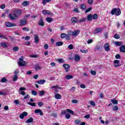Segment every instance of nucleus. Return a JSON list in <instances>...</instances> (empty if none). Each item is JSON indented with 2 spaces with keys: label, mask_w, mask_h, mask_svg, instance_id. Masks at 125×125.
Wrapping results in <instances>:
<instances>
[{
  "label": "nucleus",
  "mask_w": 125,
  "mask_h": 125,
  "mask_svg": "<svg viewBox=\"0 0 125 125\" xmlns=\"http://www.w3.org/2000/svg\"><path fill=\"white\" fill-rule=\"evenodd\" d=\"M122 13V11H121V9L120 8H113L111 10V15H116V16H119L121 15V14Z\"/></svg>",
  "instance_id": "nucleus-1"
},
{
  "label": "nucleus",
  "mask_w": 125,
  "mask_h": 125,
  "mask_svg": "<svg viewBox=\"0 0 125 125\" xmlns=\"http://www.w3.org/2000/svg\"><path fill=\"white\" fill-rule=\"evenodd\" d=\"M14 12H15V14L17 19L19 18V17H20L21 15H22V10L20 9H17V8L14 9Z\"/></svg>",
  "instance_id": "nucleus-2"
},
{
  "label": "nucleus",
  "mask_w": 125,
  "mask_h": 125,
  "mask_svg": "<svg viewBox=\"0 0 125 125\" xmlns=\"http://www.w3.org/2000/svg\"><path fill=\"white\" fill-rule=\"evenodd\" d=\"M8 17L11 20H16V19H17V17H16V15L15 13L9 14Z\"/></svg>",
  "instance_id": "nucleus-3"
},
{
  "label": "nucleus",
  "mask_w": 125,
  "mask_h": 125,
  "mask_svg": "<svg viewBox=\"0 0 125 125\" xmlns=\"http://www.w3.org/2000/svg\"><path fill=\"white\" fill-rule=\"evenodd\" d=\"M5 25L6 27H15L16 26V24L14 23L10 22L9 21L6 22L5 23Z\"/></svg>",
  "instance_id": "nucleus-4"
},
{
  "label": "nucleus",
  "mask_w": 125,
  "mask_h": 125,
  "mask_svg": "<svg viewBox=\"0 0 125 125\" xmlns=\"http://www.w3.org/2000/svg\"><path fill=\"white\" fill-rule=\"evenodd\" d=\"M70 21H71V23L73 24H77V22H79V20H78V18L76 17H73Z\"/></svg>",
  "instance_id": "nucleus-5"
},
{
  "label": "nucleus",
  "mask_w": 125,
  "mask_h": 125,
  "mask_svg": "<svg viewBox=\"0 0 125 125\" xmlns=\"http://www.w3.org/2000/svg\"><path fill=\"white\" fill-rule=\"evenodd\" d=\"M34 113L35 114H39V113L40 116H43V112H42V110L40 109H35L34 110Z\"/></svg>",
  "instance_id": "nucleus-6"
},
{
  "label": "nucleus",
  "mask_w": 125,
  "mask_h": 125,
  "mask_svg": "<svg viewBox=\"0 0 125 125\" xmlns=\"http://www.w3.org/2000/svg\"><path fill=\"white\" fill-rule=\"evenodd\" d=\"M62 67L64 68L65 72H68L69 70L70 69V65L68 64L64 63L63 64Z\"/></svg>",
  "instance_id": "nucleus-7"
},
{
  "label": "nucleus",
  "mask_w": 125,
  "mask_h": 125,
  "mask_svg": "<svg viewBox=\"0 0 125 125\" xmlns=\"http://www.w3.org/2000/svg\"><path fill=\"white\" fill-rule=\"evenodd\" d=\"M28 116V113L26 112H23L20 115V118L21 120L24 119V117H27Z\"/></svg>",
  "instance_id": "nucleus-8"
},
{
  "label": "nucleus",
  "mask_w": 125,
  "mask_h": 125,
  "mask_svg": "<svg viewBox=\"0 0 125 125\" xmlns=\"http://www.w3.org/2000/svg\"><path fill=\"white\" fill-rule=\"evenodd\" d=\"M42 13L45 15H52V13H50V11H47L46 10H43Z\"/></svg>",
  "instance_id": "nucleus-9"
},
{
  "label": "nucleus",
  "mask_w": 125,
  "mask_h": 125,
  "mask_svg": "<svg viewBox=\"0 0 125 125\" xmlns=\"http://www.w3.org/2000/svg\"><path fill=\"white\" fill-rule=\"evenodd\" d=\"M38 25L42 26H44V22L43 21V19H42V18H41L40 20H39Z\"/></svg>",
  "instance_id": "nucleus-10"
},
{
  "label": "nucleus",
  "mask_w": 125,
  "mask_h": 125,
  "mask_svg": "<svg viewBox=\"0 0 125 125\" xmlns=\"http://www.w3.org/2000/svg\"><path fill=\"white\" fill-rule=\"evenodd\" d=\"M79 34L80 30H76L73 32L72 36H73V37H77V36H78V35H79Z\"/></svg>",
  "instance_id": "nucleus-11"
},
{
  "label": "nucleus",
  "mask_w": 125,
  "mask_h": 125,
  "mask_svg": "<svg viewBox=\"0 0 125 125\" xmlns=\"http://www.w3.org/2000/svg\"><path fill=\"white\" fill-rule=\"evenodd\" d=\"M18 64L21 67L26 66V62L23 61L22 62H18Z\"/></svg>",
  "instance_id": "nucleus-12"
},
{
  "label": "nucleus",
  "mask_w": 125,
  "mask_h": 125,
  "mask_svg": "<svg viewBox=\"0 0 125 125\" xmlns=\"http://www.w3.org/2000/svg\"><path fill=\"white\" fill-rule=\"evenodd\" d=\"M104 47L105 51H109V50H110V47H109V43H106L104 46Z\"/></svg>",
  "instance_id": "nucleus-13"
},
{
  "label": "nucleus",
  "mask_w": 125,
  "mask_h": 125,
  "mask_svg": "<svg viewBox=\"0 0 125 125\" xmlns=\"http://www.w3.org/2000/svg\"><path fill=\"white\" fill-rule=\"evenodd\" d=\"M20 23L21 25H26V24H27V21H24V20H20Z\"/></svg>",
  "instance_id": "nucleus-14"
},
{
  "label": "nucleus",
  "mask_w": 125,
  "mask_h": 125,
  "mask_svg": "<svg viewBox=\"0 0 125 125\" xmlns=\"http://www.w3.org/2000/svg\"><path fill=\"white\" fill-rule=\"evenodd\" d=\"M34 40L35 43H39V36H38V35H35Z\"/></svg>",
  "instance_id": "nucleus-15"
},
{
  "label": "nucleus",
  "mask_w": 125,
  "mask_h": 125,
  "mask_svg": "<svg viewBox=\"0 0 125 125\" xmlns=\"http://www.w3.org/2000/svg\"><path fill=\"white\" fill-rule=\"evenodd\" d=\"M111 102L114 105H116L118 104V100H117L116 99L113 98L111 100Z\"/></svg>",
  "instance_id": "nucleus-16"
},
{
  "label": "nucleus",
  "mask_w": 125,
  "mask_h": 125,
  "mask_svg": "<svg viewBox=\"0 0 125 125\" xmlns=\"http://www.w3.org/2000/svg\"><path fill=\"white\" fill-rule=\"evenodd\" d=\"M36 83L39 84H43L45 83V80H41L40 81H36Z\"/></svg>",
  "instance_id": "nucleus-17"
},
{
  "label": "nucleus",
  "mask_w": 125,
  "mask_h": 125,
  "mask_svg": "<svg viewBox=\"0 0 125 125\" xmlns=\"http://www.w3.org/2000/svg\"><path fill=\"white\" fill-rule=\"evenodd\" d=\"M34 122V119H33V118L30 117L29 119H27L25 123H26V124H29V123H33Z\"/></svg>",
  "instance_id": "nucleus-18"
},
{
  "label": "nucleus",
  "mask_w": 125,
  "mask_h": 125,
  "mask_svg": "<svg viewBox=\"0 0 125 125\" xmlns=\"http://www.w3.org/2000/svg\"><path fill=\"white\" fill-rule=\"evenodd\" d=\"M120 50L121 52H125V45H123L120 46Z\"/></svg>",
  "instance_id": "nucleus-19"
},
{
  "label": "nucleus",
  "mask_w": 125,
  "mask_h": 125,
  "mask_svg": "<svg viewBox=\"0 0 125 125\" xmlns=\"http://www.w3.org/2000/svg\"><path fill=\"white\" fill-rule=\"evenodd\" d=\"M51 0H42V3L43 5H45L47 2H50Z\"/></svg>",
  "instance_id": "nucleus-20"
},
{
  "label": "nucleus",
  "mask_w": 125,
  "mask_h": 125,
  "mask_svg": "<svg viewBox=\"0 0 125 125\" xmlns=\"http://www.w3.org/2000/svg\"><path fill=\"white\" fill-rule=\"evenodd\" d=\"M29 3H30V2L28 1H24L22 3V5H23V6H27V5H29Z\"/></svg>",
  "instance_id": "nucleus-21"
},
{
  "label": "nucleus",
  "mask_w": 125,
  "mask_h": 125,
  "mask_svg": "<svg viewBox=\"0 0 125 125\" xmlns=\"http://www.w3.org/2000/svg\"><path fill=\"white\" fill-rule=\"evenodd\" d=\"M102 31V28H96V29H95L94 33L95 34H97L98 33H100V32H101Z\"/></svg>",
  "instance_id": "nucleus-22"
},
{
  "label": "nucleus",
  "mask_w": 125,
  "mask_h": 125,
  "mask_svg": "<svg viewBox=\"0 0 125 125\" xmlns=\"http://www.w3.org/2000/svg\"><path fill=\"white\" fill-rule=\"evenodd\" d=\"M115 43L117 46H122V45H123V42L117 41Z\"/></svg>",
  "instance_id": "nucleus-23"
},
{
  "label": "nucleus",
  "mask_w": 125,
  "mask_h": 125,
  "mask_svg": "<svg viewBox=\"0 0 125 125\" xmlns=\"http://www.w3.org/2000/svg\"><path fill=\"white\" fill-rule=\"evenodd\" d=\"M74 59L76 61H79L81 59L80 56L78 54H77L74 57Z\"/></svg>",
  "instance_id": "nucleus-24"
},
{
  "label": "nucleus",
  "mask_w": 125,
  "mask_h": 125,
  "mask_svg": "<svg viewBox=\"0 0 125 125\" xmlns=\"http://www.w3.org/2000/svg\"><path fill=\"white\" fill-rule=\"evenodd\" d=\"M55 97L56 99H61L62 98V96H61V95L59 94H57L55 95Z\"/></svg>",
  "instance_id": "nucleus-25"
},
{
  "label": "nucleus",
  "mask_w": 125,
  "mask_h": 125,
  "mask_svg": "<svg viewBox=\"0 0 125 125\" xmlns=\"http://www.w3.org/2000/svg\"><path fill=\"white\" fill-rule=\"evenodd\" d=\"M80 7L81 9H83V10H85L86 8V6L84 3H83L81 5Z\"/></svg>",
  "instance_id": "nucleus-26"
},
{
  "label": "nucleus",
  "mask_w": 125,
  "mask_h": 125,
  "mask_svg": "<svg viewBox=\"0 0 125 125\" xmlns=\"http://www.w3.org/2000/svg\"><path fill=\"white\" fill-rule=\"evenodd\" d=\"M87 20H88V21H91L92 20V15H88L87 17Z\"/></svg>",
  "instance_id": "nucleus-27"
},
{
  "label": "nucleus",
  "mask_w": 125,
  "mask_h": 125,
  "mask_svg": "<svg viewBox=\"0 0 125 125\" xmlns=\"http://www.w3.org/2000/svg\"><path fill=\"white\" fill-rule=\"evenodd\" d=\"M73 76L69 74L65 76V79H66V80H71V79H73Z\"/></svg>",
  "instance_id": "nucleus-28"
},
{
  "label": "nucleus",
  "mask_w": 125,
  "mask_h": 125,
  "mask_svg": "<svg viewBox=\"0 0 125 125\" xmlns=\"http://www.w3.org/2000/svg\"><path fill=\"white\" fill-rule=\"evenodd\" d=\"M56 46H61V45H63V42H57L56 43Z\"/></svg>",
  "instance_id": "nucleus-29"
},
{
  "label": "nucleus",
  "mask_w": 125,
  "mask_h": 125,
  "mask_svg": "<svg viewBox=\"0 0 125 125\" xmlns=\"http://www.w3.org/2000/svg\"><path fill=\"white\" fill-rule=\"evenodd\" d=\"M0 45L2 47H4V48H6V47H7V45L6 44V43L5 42L0 43Z\"/></svg>",
  "instance_id": "nucleus-30"
},
{
  "label": "nucleus",
  "mask_w": 125,
  "mask_h": 125,
  "mask_svg": "<svg viewBox=\"0 0 125 125\" xmlns=\"http://www.w3.org/2000/svg\"><path fill=\"white\" fill-rule=\"evenodd\" d=\"M66 111L68 113H70V114H71V115H75V113L74 111L70 109H67Z\"/></svg>",
  "instance_id": "nucleus-31"
},
{
  "label": "nucleus",
  "mask_w": 125,
  "mask_h": 125,
  "mask_svg": "<svg viewBox=\"0 0 125 125\" xmlns=\"http://www.w3.org/2000/svg\"><path fill=\"white\" fill-rule=\"evenodd\" d=\"M46 20L47 21V22H48V23H51V21H52V18H50V17H47L46 18Z\"/></svg>",
  "instance_id": "nucleus-32"
},
{
  "label": "nucleus",
  "mask_w": 125,
  "mask_h": 125,
  "mask_svg": "<svg viewBox=\"0 0 125 125\" xmlns=\"http://www.w3.org/2000/svg\"><path fill=\"white\" fill-rule=\"evenodd\" d=\"M35 68L36 71H38V70H42V67L40 66V65H39V64L36 65Z\"/></svg>",
  "instance_id": "nucleus-33"
},
{
  "label": "nucleus",
  "mask_w": 125,
  "mask_h": 125,
  "mask_svg": "<svg viewBox=\"0 0 125 125\" xmlns=\"http://www.w3.org/2000/svg\"><path fill=\"white\" fill-rule=\"evenodd\" d=\"M112 108L113 111H118L119 110V107H118V105L113 106Z\"/></svg>",
  "instance_id": "nucleus-34"
},
{
  "label": "nucleus",
  "mask_w": 125,
  "mask_h": 125,
  "mask_svg": "<svg viewBox=\"0 0 125 125\" xmlns=\"http://www.w3.org/2000/svg\"><path fill=\"white\" fill-rule=\"evenodd\" d=\"M86 21V18H82L79 20V23H82L83 22H85Z\"/></svg>",
  "instance_id": "nucleus-35"
},
{
  "label": "nucleus",
  "mask_w": 125,
  "mask_h": 125,
  "mask_svg": "<svg viewBox=\"0 0 125 125\" xmlns=\"http://www.w3.org/2000/svg\"><path fill=\"white\" fill-rule=\"evenodd\" d=\"M39 93L40 96H42V95H44L45 92H44V91H40Z\"/></svg>",
  "instance_id": "nucleus-36"
},
{
  "label": "nucleus",
  "mask_w": 125,
  "mask_h": 125,
  "mask_svg": "<svg viewBox=\"0 0 125 125\" xmlns=\"http://www.w3.org/2000/svg\"><path fill=\"white\" fill-rule=\"evenodd\" d=\"M27 104L28 105H30V106H32V107H35L36 106V103H32L28 102Z\"/></svg>",
  "instance_id": "nucleus-37"
},
{
  "label": "nucleus",
  "mask_w": 125,
  "mask_h": 125,
  "mask_svg": "<svg viewBox=\"0 0 125 125\" xmlns=\"http://www.w3.org/2000/svg\"><path fill=\"white\" fill-rule=\"evenodd\" d=\"M13 51H14V52H16V51H18V50H19V47L18 46H15L13 48Z\"/></svg>",
  "instance_id": "nucleus-38"
},
{
  "label": "nucleus",
  "mask_w": 125,
  "mask_h": 125,
  "mask_svg": "<svg viewBox=\"0 0 125 125\" xmlns=\"http://www.w3.org/2000/svg\"><path fill=\"white\" fill-rule=\"evenodd\" d=\"M89 103H90V105H91V106H92V107H95V102H94L92 101H90L89 102Z\"/></svg>",
  "instance_id": "nucleus-39"
},
{
  "label": "nucleus",
  "mask_w": 125,
  "mask_h": 125,
  "mask_svg": "<svg viewBox=\"0 0 125 125\" xmlns=\"http://www.w3.org/2000/svg\"><path fill=\"white\" fill-rule=\"evenodd\" d=\"M66 36H67V35L66 34H65V33H62L61 34V38L62 39H64V38H66Z\"/></svg>",
  "instance_id": "nucleus-40"
},
{
  "label": "nucleus",
  "mask_w": 125,
  "mask_h": 125,
  "mask_svg": "<svg viewBox=\"0 0 125 125\" xmlns=\"http://www.w3.org/2000/svg\"><path fill=\"white\" fill-rule=\"evenodd\" d=\"M92 18L94 20L95 19H97V18H98V15H97V14H94L93 16H92Z\"/></svg>",
  "instance_id": "nucleus-41"
},
{
  "label": "nucleus",
  "mask_w": 125,
  "mask_h": 125,
  "mask_svg": "<svg viewBox=\"0 0 125 125\" xmlns=\"http://www.w3.org/2000/svg\"><path fill=\"white\" fill-rule=\"evenodd\" d=\"M67 48H68V49H70V50H72V49H74V45H73V44H70L68 45Z\"/></svg>",
  "instance_id": "nucleus-42"
},
{
  "label": "nucleus",
  "mask_w": 125,
  "mask_h": 125,
  "mask_svg": "<svg viewBox=\"0 0 125 125\" xmlns=\"http://www.w3.org/2000/svg\"><path fill=\"white\" fill-rule=\"evenodd\" d=\"M120 38H121V36H120V35L118 34H116L114 35V39H116V40H118V39H120Z\"/></svg>",
  "instance_id": "nucleus-43"
},
{
  "label": "nucleus",
  "mask_w": 125,
  "mask_h": 125,
  "mask_svg": "<svg viewBox=\"0 0 125 125\" xmlns=\"http://www.w3.org/2000/svg\"><path fill=\"white\" fill-rule=\"evenodd\" d=\"M23 31H25L26 32H29L30 31V29L27 28V27H24L22 28Z\"/></svg>",
  "instance_id": "nucleus-44"
},
{
  "label": "nucleus",
  "mask_w": 125,
  "mask_h": 125,
  "mask_svg": "<svg viewBox=\"0 0 125 125\" xmlns=\"http://www.w3.org/2000/svg\"><path fill=\"white\" fill-rule=\"evenodd\" d=\"M6 82H7V79H6L5 77H4L1 79V83H6Z\"/></svg>",
  "instance_id": "nucleus-45"
},
{
  "label": "nucleus",
  "mask_w": 125,
  "mask_h": 125,
  "mask_svg": "<svg viewBox=\"0 0 125 125\" xmlns=\"http://www.w3.org/2000/svg\"><path fill=\"white\" fill-rule=\"evenodd\" d=\"M18 79V76L17 75H14L13 77L14 82H16L17 80Z\"/></svg>",
  "instance_id": "nucleus-46"
},
{
  "label": "nucleus",
  "mask_w": 125,
  "mask_h": 125,
  "mask_svg": "<svg viewBox=\"0 0 125 125\" xmlns=\"http://www.w3.org/2000/svg\"><path fill=\"white\" fill-rule=\"evenodd\" d=\"M32 95H34L35 96H36V95H38V92H37V91H36L35 90H32Z\"/></svg>",
  "instance_id": "nucleus-47"
},
{
  "label": "nucleus",
  "mask_w": 125,
  "mask_h": 125,
  "mask_svg": "<svg viewBox=\"0 0 125 125\" xmlns=\"http://www.w3.org/2000/svg\"><path fill=\"white\" fill-rule=\"evenodd\" d=\"M90 72L91 74V75H93V76H95V75H96V71H95L91 70H90Z\"/></svg>",
  "instance_id": "nucleus-48"
},
{
  "label": "nucleus",
  "mask_w": 125,
  "mask_h": 125,
  "mask_svg": "<svg viewBox=\"0 0 125 125\" xmlns=\"http://www.w3.org/2000/svg\"><path fill=\"white\" fill-rule=\"evenodd\" d=\"M65 118L67 119V120H69V119L71 118V115L69 113H67L66 115H65Z\"/></svg>",
  "instance_id": "nucleus-49"
},
{
  "label": "nucleus",
  "mask_w": 125,
  "mask_h": 125,
  "mask_svg": "<svg viewBox=\"0 0 125 125\" xmlns=\"http://www.w3.org/2000/svg\"><path fill=\"white\" fill-rule=\"evenodd\" d=\"M70 37H71V34H68L65 37L66 40H67V41L70 40Z\"/></svg>",
  "instance_id": "nucleus-50"
},
{
  "label": "nucleus",
  "mask_w": 125,
  "mask_h": 125,
  "mask_svg": "<svg viewBox=\"0 0 125 125\" xmlns=\"http://www.w3.org/2000/svg\"><path fill=\"white\" fill-rule=\"evenodd\" d=\"M14 103L16 104V105H20V103L19 102V101L18 100H15Z\"/></svg>",
  "instance_id": "nucleus-51"
},
{
  "label": "nucleus",
  "mask_w": 125,
  "mask_h": 125,
  "mask_svg": "<svg viewBox=\"0 0 125 125\" xmlns=\"http://www.w3.org/2000/svg\"><path fill=\"white\" fill-rule=\"evenodd\" d=\"M43 103H42V102H38V105L39 106V107H42L43 105Z\"/></svg>",
  "instance_id": "nucleus-52"
},
{
  "label": "nucleus",
  "mask_w": 125,
  "mask_h": 125,
  "mask_svg": "<svg viewBox=\"0 0 125 125\" xmlns=\"http://www.w3.org/2000/svg\"><path fill=\"white\" fill-rule=\"evenodd\" d=\"M31 37L30 36H27L24 38L25 41H30Z\"/></svg>",
  "instance_id": "nucleus-53"
},
{
  "label": "nucleus",
  "mask_w": 125,
  "mask_h": 125,
  "mask_svg": "<svg viewBox=\"0 0 125 125\" xmlns=\"http://www.w3.org/2000/svg\"><path fill=\"white\" fill-rule=\"evenodd\" d=\"M92 10V8L90 7L89 8H88L85 11V13H87L88 12H89L91 10Z\"/></svg>",
  "instance_id": "nucleus-54"
},
{
  "label": "nucleus",
  "mask_w": 125,
  "mask_h": 125,
  "mask_svg": "<svg viewBox=\"0 0 125 125\" xmlns=\"http://www.w3.org/2000/svg\"><path fill=\"white\" fill-rule=\"evenodd\" d=\"M58 61L59 62V63H64V60H63V59H59L58 60Z\"/></svg>",
  "instance_id": "nucleus-55"
},
{
  "label": "nucleus",
  "mask_w": 125,
  "mask_h": 125,
  "mask_svg": "<svg viewBox=\"0 0 125 125\" xmlns=\"http://www.w3.org/2000/svg\"><path fill=\"white\" fill-rule=\"evenodd\" d=\"M114 64H120V60H115L114 61Z\"/></svg>",
  "instance_id": "nucleus-56"
},
{
  "label": "nucleus",
  "mask_w": 125,
  "mask_h": 125,
  "mask_svg": "<svg viewBox=\"0 0 125 125\" xmlns=\"http://www.w3.org/2000/svg\"><path fill=\"white\" fill-rule=\"evenodd\" d=\"M33 78L34 79H35V80H38V79H39V75L38 74L34 75L33 76Z\"/></svg>",
  "instance_id": "nucleus-57"
},
{
  "label": "nucleus",
  "mask_w": 125,
  "mask_h": 125,
  "mask_svg": "<svg viewBox=\"0 0 125 125\" xmlns=\"http://www.w3.org/2000/svg\"><path fill=\"white\" fill-rule=\"evenodd\" d=\"M80 51H81V52L82 53H86L87 52V50H80Z\"/></svg>",
  "instance_id": "nucleus-58"
},
{
  "label": "nucleus",
  "mask_w": 125,
  "mask_h": 125,
  "mask_svg": "<svg viewBox=\"0 0 125 125\" xmlns=\"http://www.w3.org/2000/svg\"><path fill=\"white\" fill-rule=\"evenodd\" d=\"M88 4H92L93 3V0H88Z\"/></svg>",
  "instance_id": "nucleus-59"
},
{
  "label": "nucleus",
  "mask_w": 125,
  "mask_h": 125,
  "mask_svg": "<svg viewBox=\"0 0 125 125\" xmlns=\"http://www.w3.org/2000/svg\"><path fill=\"white\" fill-rule=\"evenodd\" d=\"M24 90H26V89L25 87H21L20 88V91H24Z\"/></svg>",
  "instance_id": "nucleus-60"
},
{
  "label": "nucleus",
  "mask_w": 125,
  "mask_h": 125,
  "mask_svg": "<svg viewBox=\"0 0 125 125\" xmlns=\"http://www.w3.org/2000/svg\"><path fill=\"white\" fill-rule=\"evenodd\" d=\"M115 58L116 59H120V58H121V55H120V54H117L116 56H115Z\"/></svg>",
  "instance_id": "nucleus-61"
},
{
  "label": "nucleus",
  "mask_w": 125,
  "mask_h": 125,
  "mask_svg": "<svg viewBox=\"0 0 125 125\" xmlns=\"http://www.w3.org/2000/svg\"><path fill=\"white\" fill-rule=\"evenodd\" d=\"M19 93L20 94H21V95H26V92H25L24 91H22V92H20L19 91Z\"/></svg>",
  "instance_id": "nucleus-62"
},
{
  "label": "nucleus",
  "mask_w": 125,
  "mask_h": 125,
  "mask_svg": "<svg viewBox=\"0 0 125 125\" xmlns=\"http://www.w3.org/2000/svg\"><path fill=\"white\" fill-rule=\"evenodd\" d=\"M0 8H1V9H4V8H5V4H2L0 6Z\"/></svg>",
  "instance_id": "nucleus-63"
},
{
  "label": "nucleus",
  "mask_w": 125,
  "mask_h": 125,
  "mask_svg": "<svg viewBox=\"0 0 125 125\" xmlns=\"http://www.w3.org/2000/svg\"><path fill=\"white\" fill-rule=\"evenodd\" d=\"M60 30L61 31H63V30H65V26H61L60 27Z\"/></svg>",
  "instance_id": "nucleus-64"
}]
</instances>
